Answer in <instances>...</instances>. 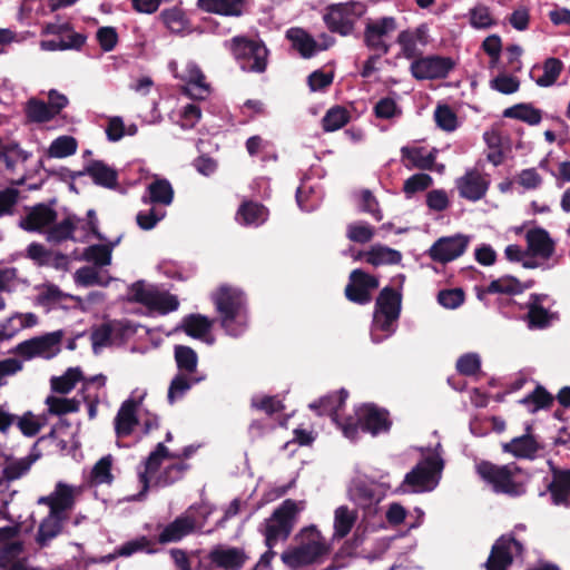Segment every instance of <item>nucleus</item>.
Returning a JSON list of instances; mask_svg holds the SVG:
<instances>
[{
	"label": "nucleus",
	"mask_w": 570,
	"mask_h": 570,
	"mask_svg": "<svg viewBox=\"0 0 570 570\" xmlns=\"http://www.w3.org/2000/svg\"><path fill=\"white\" fill-rule=\"evenodd\" d=\"M356 415H358L361 431L373 436L389 432L392 426L389 411L375 404H364L356 411Z\"/></svg>",
	"instance_id": "15"
},
{
	"label": "nucleus",
	"mask_w": 570,
	"mask_h": 570,
	"mask_svg": "<svg viewBox=\"0 0 570 570\" xmlns=\"http://www.w3.org/2000/svg\"><path fill=\"white\" fill-rule=\"evenodd\" d=\"M57 200L53 198L48 204L39 203L32 206L28 214L19 222V227L27 232H42L56 223L58 214L53 206Z\"/></svg>",
	"instance_id": "17"
},
{
	"label": "nucleus",
	"mask_w": 570,
	"mask_h": 570,
	"mask_svg": "<svg viewBox=\"0 0 570 570\" xmlns=\"http://www.w3.org/2000/svg\"><path fill=\"white\" fill-rule=\"evenodd\" d=\"M23 551V544L21 541L6 542L0 546V568L6 569L12 562L18 561V557Z\"/></svg>",
	"instance_id": "62"
},
{
	"label": "nucleus",
	"mask_w": 570,
	"mask_h": 570,
	"mask_svg": "<svg viewBox=\"0 0 570 570\" xmlns=\"http://www.w3.org/2000/svg\"><path fill=\"white\" fill-rule=\"evenodd\" d=\"M357 521V511L347 505H340L334 511L333 539H344Z\"/></svg>",
	"instance_id": "30"
},
{
	"label": "nucleus",
	"mask_w": 570,
	"mask_h": 570,
	"mask_svg": "<svg viewBox=\"0 0 570 570\" xmlns=\"http://www.w3.org/2000/svg\"><path fill=\"white\" fill-rule=\"evenodd\" d=\"M470 22L478 29H487L495 24L490 9L484 4H479L470 10Z\"/></svg>",
	"instance_id": "64"
},
{
	"label": "nucleus",
	"mask_w": 570,
	"mask_h": 570,
	"mask_svg": "<svg viewBox=\"0 0 570 570\" xmlns=\"http://www.w3.org/2000/svg\"><path fill=\"white\" fill-rule=\"evenodd\" d=\"M142 397L139 400H126L115 417V432L118 438L129 436L135 426L138 424L137 409L141 403Z\"/></svg>",
	"instance_id": "20"
},
{
	"label": "nucleus",
	"mask_w": 570,
	"mask_h": 570,
	"mask_svg": "<svg viewBox=\"0 0 570 570\" xmlns=\"http://www.w3.org/2000/svg\"><path fill=\"white\" fill-rule=\"evenodd\" d=\"M179 302L175 295L169 293L155 292L148 308L160 314H167L178 308Z\"/></svg>",
	"instance_id": "55"
},
{
	"label": "nucleus",
	"mask_w": 570,
	"mask_h": 570,
	"mask_svg": "<svg viewBox=\"0 0 570 570\" xmlns=\"http://www.w3.org/2000/svg\"><path fill=\"white\" fill-rule=\"evenodd\" d=\"M174 188L169 180L157 178L147 187V196L142 197L145 204L169 206L174 200Z\"/></svg>",
	"instance_id": "27"
},
{
	"label": "nucleus",
	"mask_w": 570,
	"mask_h": 570,
	"mask_svg": "<svg viewBox=\"0 0 570 570\" xmlns=\"http://www.w3.org/2000/svg\"><path fill=\"white\" fill-rule=\"evenodd\" d=\"M298 512L294 500L287 499L275 509L272 517L264 523L265 544L273 549L279 540H286L292 530L293 521Z\"/></svg>",
	"instance_id": "6"
},
{
	"label": "nucleus",
	"mask_w": 570,
	"mask_h": 570,
	"mask_svg": "<svg viewBox=\"0 0 570 570\" xmlns=\"http://www.w3.org/2000/svg\"><path fill=\"white\" fill-rule=\"evenodd\" d=\"M529 250L534 256L549 259L554 253V242L549 233L540 227L528 230L525 235Z\"/></svg>",
	"instance_id": "24"
},
{
	"label": "nucleus",
	"mask_w": 570,
	"mask_h": 570,
	"mask_svg": "<svg viewBox=\"0 0 570 570\" xmlns=\"http://www.w3.org/2000/svg\"><path fill=\"white\" fill-rule=\"evenodd\" d=\"M402 294L393 287L382 288L375 301L373 324L382 332L393 333V324L399 320Z\"/></svg>",
	"instance_id": "7"
},
{
	"label": "nucleus",
	"mask_w": 570,
	"mask_h": 570,
	"mask_svg": "<svg viewBox=\"0 0 570 570\" xmlns=\"http://www.w3.org/2000/svg\"><path fill=\"white\" fill-rule=\"evenodd\" d=\"M85 174L89 175L96 185L105 188H114L118 183V173L102 160H92L82 171L73 173L75 178Z\"/></svg>",
	"instance_id": "22"
},
{
	"label": "nucleus",
	"mask_w": 570,
	"mask_h": 570,
	"mask_svg": "<svg viewBox=\"0 0 570 570\" xmlns=\"http://www.w3.org/2000/svg\"><path fill=\"white\" fill-rule=\"evenodd\" d=\"M286 38L292 42L294 49H296L303 58H311L314 56L317 49V42L301 28H291L286 32Z\"/></svg>",
	"instance_id": "32"
},
{
	"label": "nucleus",
	"mask_w": 570,
	"mask_h": 570,
	"mask_svg": "<svg viewBox=\"0 0 570 570\" xmlns=\"http://www.w3.org/2000/svg\"><path fill=\"white\" fill-rule=\"evenodd\" d=\"M347 395L345 390H341L338 395L324 396L318 402L309 404V407L317 411L318 415H332L344 404Z\"/></svg>",
	"instance_id": "48"
},
{
	"label": "nucleus",
	"mask_w": 570,
	"mask_h": 570,
	"mask_svg": "<svg viewBox=\"0 0 570 570\" xmlns=\"http://www.w3.org/2000/svg\"><path fill=\"white\" fill-rule=\"evenodd\" d=\"M190 469V465L185 462H177L166 466L157 476L156 484L159 487H170L176 482L183 480L185 473Z\"/></svg>",
	"instance_id": "52"
},
{
	"label": "nucleus",
	"mask_w": 570,
	"mask_h": 570,
	"mask_svg": "<svg viewBox=\"0 0 570 570\" xmlns=\"http://www.w3.org/2000/svg\"><path fill=\"white\" fill-rule=\"evenodd\" d=\"M456 371L464 376H473L481 370V360L476 353H465L456 361Z\"/></svg>",
	"instance_id": "59"
},
{
	"label": "nucleus",
	"mask_w": 570,
	"mask_h": 570,
	"mask_svg": "<svg viewBox=\"0 0 570 570\" xmlns=\"http://www.w3.org/2000/svg\"><path fill=\"white\" fill-rule=\"evenodd\" d=\"M455 62L450 57L428 56L412 61L410 70L417 80L443 79L453 70Z\"/></svg>",
	"instance_id": "13"
},
{
	"label": "nucleus",
	"mask_w": 570,
	"mask_h": 570,
	"mask_svg": "<svg viewBox=\"0 0 570 570\" xmlns=\"http://www.w3.org/2000/svg\"><path fill=\"white\" fill-rule=\"evenodd\" d=\"M485 292L488 294H508L514 295L523 292L522 284L514 276H502L498 279L492 281Z\"/></svg>",
	"instance_id": "50"
},
{
	"label": "nucleus",
	"mask_w": 570,
	"mask_h": 570,
	"mask_svg": "<svg viewBox=\"0 0 570 570\" xmlns=\"http://www.w3.org/2000/svg\"><path fill=\"white\" fill-rule=\"evenodd\" d=\"M552 480L547 490L556 505H570V469L551 468Z\"/></svg>",
	"instance_id": "21"
},
{
	"label": "nucleus",
	"mask_w": 570,
	"mask_h": 570,
	"mask_svg": "<svg viewBox=\"0 0 570 570\" xmlns=\"http://www.w3.org/2000/svg\"><path fill=\"white\" fill-rule=\"evenodd\" d=\"M267 208L264 205L252 200L244 202L237 210V217L240 223L246 226H258L267 219Z\"/></svg>",
	"instance_id": "33"
},
{
	"label": "nucleus",
	"mask_w": 570,
	"mask_h": 570,
	"mask_svg": "<svg viewBox=\"0 0 570 570\" xmlns=\"http://www.w3.org/2000/svg\"><path fill=\"white\" fill-rule=\"evenodd\" d=\"M63 338L61 330L35 336L19 343L14 347V353L24 360L35 357L51 358L60 352V343Z\"/></svg>",
	"instance_id": "8"
},
{
	"label": "nucleus",
	"mask_w": 570,
	"mask_h": 570,
	"mask_svg": "<svg viewBox=\"0 0 570 570\" xmlns=\"http://www.w3.org/2000/svg\"><path fill=\"white\" fill-rule=\"evenodd\" d=\"M203 376L189 375L184 373H178L171 380L167 400L169 404H174L178 399H181L187 391L191 389L193 385L203 381Z\"/></svg>",
	"instance_id": "36"
},
{
	"label": "nucleus",
	"mask_w": 570,
	"mask_h": 570,
	"mask_svg": "<svg viewBox=\"0 0 570 570\" xmlns=\"http://www.w3.org/2000/svg\"><path fill=\"white\" fill-rule=\"evenodd\" d=\"M210 569L240 570L249 560L244 548L224 544L215 546L206 556Z\"/></svg>",
	"instance_id": "14"
},
{
	"label": "nucleus",
	"mask_w": 570,
	"mask_h": 570,
	"mask_svg": "<svg viewBox=\"0 0 570 570\" xmlns=\"http://www.w3.org/2000/svg\"><path fill=\"white\" fill-rule=\"evenodd\" d=\"M432 184L433 178L429 174H414L404 181L403 191L409 198L415 193L426 190Z\"/></svg>",
	"instance_id": "58"
},
{
	"label": "nucleus",
	"mask_w": 570,
	"mask_h": 570,
	"mask_svg": "<svg viewBox=\"0 0 570 570\" xmlns=\"http://www.w3.org/2000/svg\"><path fill=\"white\" fill-rule=\"evenodd\" d=\"M523 551V544L512 533L502 534L492 544L484 568L485 570H509L514 556H522Z\"/></svg>",
	"instance_id": "9"
},
{
	"label": "nucleus",
	"mask_w": 570,
	"mask_h": 570,
	"mask_svg": "<svg viewBox=\"0 0 570 570\" xmlns=\"http://www.w3.org/2000/svg\"><path fill=\"white\" fill-rule=\"evenodd\" d=\"M50 414L63 415L79 411L80 403L75 399H65L50 395L46 399Z\"/></svg>",
	"instance_id": "54"
},
{
	"label": "nucleus",
	"mask_w": 570,
	"mask_h": 570,
	"mask_svg": "<svg viewBox=\"0 0 570 570\" xmlns=\"http://www.w3.org/2000/svg\"><path fill=\"white\" fill-rule=\"evenodd\" d=\"M539 449L538 442L529 433L513 438L510 442L503 444L504 452L523 459H533Z\"/></svg>",
	"instance_id": "29"
},
{
	"label": "nucleus",
	"mask_w": 570,
	"mask_h": 570,
	"mask_svg": "<svg viewBox=\"0 0 570 570\" xmlns=\"http://www.w3.org/2000/svg\"><path fill=\"white\" fill-rule=\"evenodd\" d=\"M543 75L540 76L535 83L539 87H551L553 86L563 70V62L559 58L550 57L543 62Z\"/></svg>",
	"instance_id": "49"
},
{
	"label": "nucleus",
	"mask_w": 570,
	"mask_h": 570,
	"mask_svg": "<svg viewBox=\"0 0 570 570\" xmlns=\"http://www.w3.org/2000/svg\"><path fill=\"white\" fill-rule=\"evenodd\" d=\"M159 19L173 33H181L188 27L186 14L179 7L164 9L159 14Z\"/></svg>",
	"instance_id": "41"
},
{
	"label": "nucleus",
	"mask_w": 570,
	"mask_h": 570,
	"mask_svg": "<svg viewBox=\"0 0 570 570\" xmlns=\"http://www.w3.org/2000/svg\"><path fill=\"white\" fill-rule=\"evenodd\" d=\"M470 237L463 234L443 236L432 244L428 255L433 262L446 264L462 256L468 249Z\"/></svg>",
	"instance_id": "11"
},
{
	"label": "nucleus",
	"mask_w": 570,
	"mask_h": 570,
	"mask_svg": "<svg viewBox=\"0 0 570 570\" xmlns=\"http://www.w3.org/2000/svg\"><path fill=\"white\" fill-rule=\"evenodd\" d=\"M444 462L439 455H431L421 460L404 476L399 491L405 493L406 488L412 492H423L432 490L439 482V475L443 470Z\"/></svg>",
	"instance_id": "5"
},
{
	"label": "nucleus",
	"mask_w": 570,
	"mask_h": 570,
	"mask_svg": "<svg viewBox=\"0 0 570 570\" xmlns=\"http://www.w3.org/2000/svg\"><path fill=\"white\" fill-rule=\"evenodd\" d=\"M76 230V217L67 216L60 223H53L47 230V239L52 243H61L73 239Z\"/></svg>",
	"instance_id": "42"
},
{
	"label": "nucleus",
	"mask_w": 570,
	"mask_h": 570,
	"mask_svg": "<svg viewBox=\"0 0 570 570\" xmlns=\"http://www.w3.org/2000/svg\"><path fill=\"white\" fill-rule=\"evenodd\" d=\"M213 302L220 316L222 327L232 336L240 333V320L246 312L245 293L230 285H222L213 295Z\"/></svg>",
	"instance_id": "2"
},
{
	"label": "nucleus",
	"mask_w": 570,
	"mask_h": 570,
	"mask_svg": "<svg viewBox=\"0 0 570 570\" xmlns=\"http://www.w3.org/2000/svg\"><path fill=\"white\" fill-rule=\"evenodd\" d=\"M402 157L406 158L411 161V167L417 168L421 170H431L435 163V155L433 153H429L426 155L423 154V148L414 147H403L401 149Z\"/></svg>",
	"instance_id": "46"
},
{
	"label": "nucleus",
	"mask_w": 570,
	"mask_h": 570,
	"mask_svg": "<svg viewBox=\"0 0 570 570\" xmlns=\"http://www.w3.org/2000/svg\"><path fill=\"white\" fill-rule=\"evenodd\" d=\"M475 472L483 482L491 487L494 493L511 498L522 497L527 493L530 476L514 462L499 465L482 460L475 464Z\"/></svg>",
	"instance_id": "1"
},
{
	"label": "nucleus",
	"mask_w": 570,
	"mask_h": 570,
	"mask_svg": "<svg viewBox=\"0 0 570 570\" xmlns=\"http://www.w3.org/2000/svg\"><path fill=\"white\" fill-rule=\"evenodd\" d=\"M112 333L114 328L110 323H102L101 325L92 328L90 341L95 354H98L101 347H105L111 343Z\"/></svg>",
	"instance_id": "57"
},
{
	"label": "nucleus",
	"mask_w": 570,
	"mask_h": 570,
	"mask_svg": "<svg viewBox=\"0 0 570 570\" xmlns=\"http://www.w3.org/2000/svg\"><path fill=\"white\" fill-rule=\"evenodd\" d=\"M465 294L462 288L442 289L438 294V302L445 308L454 309L464 302Z\"/></svg>",
	"instance_id": "63"
},
{
	"label": "nucleus",
	"mask_w": 570,
	"mask_h": 570,
	"mask_svg": "<svg viewBox=\"0 0 570 570\" xmlns=\"http://www.w3.org/2000/svg\"><path fill=\"white\" fill-rule=\"evenodd\" d=\"M553 401V396L546 390V387L539 384L530 394L521 399L519 403L524 406L532 405L533 407L530 409V412L535 413L539 410L551 407Z\"/></svg>",
	"instance_id": "44"
},
{
	"label": "nucleus",
	"mask_w": 570,
	"mask_h": 570,
	"mask_svg": "<svg viewBox=\"0 0 570 570\" xmlns=\"http://www.w3.org/2000/svg\"><path fill=\"white\" fill-rule=\"evenodd\" d=\"M119 242L120 237H118L115 242H111L107 245L96 244L88 246L83 250L82 258L86 262H91L99 267L107 266L111 263L112 248L117 246Z\"/></svg>",
	"instance_id": "37"
},
{
	"label": "nucleus",
	"mask_w": 570,
	"mask_h": 570,
	"mask_svg": "<svg viewBox=\"0 0 570 570\" xmlns=\"http://www.w3.org/2000/svg\"><path fill=\"white\" fill-rule=\"evenodd\" d=\"M75 502L73 488L63 482H58L52 492V505L49 513L52 517H67L66 512L72 510Z\"/></svg>",
	"instance_id": "26"
},
{
	"label": "nucleus",
	"mask_w": 570,
	"mask_h": 570,
	"mask_svg": "<svg viewBox=\"0 0 570 570\" xmlns=\"http://www.w3.org/2000/svg\"><path fill=\"white\" fill-rule=\"evenodd\" d=\"M503 117L521 120L530 126L539 125L542 111L531 104L520 102L503 110Z\"/></svg>",
	"instance_id": "34"
},
{
	"label": "nucleus",
	"mask_w": 570,
	"mask_h": 570,
	"mask_svg": "<svg viewBox=\"0 0 570 570\" xmlns=\"http://www.w3.org/2000/svg\"><path fill=\"white\" fill-rule=\"evenodd\" d=\"M24 114L28 121L35 124L48 122L56 117L50 106L37 98H30L27 101Z\"/></svg>",
	"instance_id": "40"
},
{
	"label": "nucleus",
	"mask_w": 570,
	"mask_h": 570,
	"mask_svg": "<svg viewBox=\"0 0 570 570\" xmlns=\"http://www.w3.org/2000/svg\"><path fill=\"white\" fill-rule=\"evenodd\" d=\"M375 228L366 222H355L347 225L346 237L354 243L365 244L373 239Z\"/></svg>",
	"instance_id": "53"
},
{
	"label": "nucleus",
	"mask_w": 570,
	"mask_h": 570,
	"mask_svg": "<svg viewBox=\"0 0 570 570\" xmlns=\"http://www.w3.org/2000/svg\"><path fill=\"white\" fill-rule=\"evenodd\" d=\"M396 42L401 47V53L406 59H417L421 56V51L416 46V41L414 36H412V30L406 29L399 33Z\"/></svg>",
	"instance_id": "61"
},
{
	"label": "nucleus",
	"mask_w": 570,
	"mask_h": 570,
	"mask_svg": "<svg viewBox=\"0 0 570 570\" xmlns=\"http://www.w3.org/2000/svg\"><path fill=\"white\" fill-rule=\"evenodd\" d=\"M82 379V372L79 367L68 368L63 375L53 376L50 380L51 389L56 393L67 394Z\"/></svg>",
	"instance_id": "45"
},
{
	"label": "nucleus",
	"mask_w": 570,
	"mask_h": 570,
	"mask_svg": "<svg viewBox=\"0 0 570 570\" xmlns=\"http://www.w3.org/2000/svg\"><path fill=\"white\" fill-rule=\"evenodd\" d=\"M379 287L377 277L361 268L353 269L345 286V297L355 304L366 305L372 301V292Z\"/></svg>",
	"instance_id": "12"
},
{
	"label": "nucleus",
	"mask_w": 570,
	"mask_h": 570,
	"mask_svg": "<svg viewBox=\"0 0 570 570\" xmlns=\"http://www.w3.org/2000/svg\"><path fill=\"white\" fill-rule=\"evenodd\" d=\"M434 119L442 130L453 131L458 127V116L448 105H439L434 111Z\"/></svg>",
	"instance_id": "56"
},
{
	"label": "nucleus",
	"mask_w": 570,
	"mask_h": 570,
	"mask_svg": "<svg viewBox=\"0 0 570 570\" xmlns=\"http://www.w3.org/2000/svg\"><path fill=\"white\" fill-rule=\"evenodd\" d=\"M39 458L40 454H29L23 459L8 463L2 471V478L6 481H13L21 478L24 473H27L30 470L31 465Z\"/></svg>",
	"instance_id": "51"
},
{
	"label": "nucleus",
	"mask_w": 570,
	"mask_h": 570,
	"mask_svg": "<svg viewBox=\"0 0 570 570\" xmlns=\"http://www.w3.org/2000/svg\"><path fill=\"white\" fill-rule=\"evenodd\" d=\"M195 529V517L183 513L163 529V531L158 534L157 541L160 544L178 542L185 537L194 533Z\"/></svg>",
	"instance_id": "19"
},
{
	"label": "nucleus",
	"mask_w": 570,
	"mask_h": 570,
	"mask_svg": "<svg viewBox=\"0 0 570 570\" xmlns=\"http://www.w3.org/2000/svg\"><path fill=\"white\" fill-rule=\"evenodd\" d=\"M111 464L112 460L110 455L101 458L91 470V480L96 484L111 483L114 480Z\"/></svg>",
	"instance_id": "60"
},
{
	"label": "nucleus",
	"mask_w": 570,
	"mask_h": 570,
	"mask_svg": "<svg viewBox=\"0 0 570 570\" xmlns=\"http://www.w3.org/2000/svg\"><path fill=\"white\" fill-rule=\"evenodd\" d=\"M228 48L243 70L258 73L266 70L268 49L262 40L236 36L229 40Z\"/></svg>",
	"instance_id": "4"
},
{
	"label": "nucleus",
	"mask_w": 570,
	"mask_h": 570,
	"mask_svg": "<svg viewBox=\"0 0 570 570\" xmlns=\"http://www.w3.org/2000/svg\"><path fill=\"white\" fill-rule=\"evenodd\" d=\"M77 148V139L65 135L53 139L46 154L49 158H66L76 154Z\"/></svg>",
	"instance_id": "43"
},
{
	"label": "nucleus",
	"mask_w": 570,
	"mask_h": 570,
	"mask_svg": "<svg viewBox=\"0 0 570 570\" xmlns=\"http://www.w3.org/2000/svg\"><path fill=\"white\" fill-rule=\"evenodd\" d=\"M67 517H52L50 513L39 524L36 541L40 547L48 546L49 541L58 537L63 529Z\"/></svg>",
	"instance_id": "35"
},
{
	"label": "nucleus",
	"mask_w": 570,
	"mask_h": 570,
	"mask_svg": "<svg viewBox=\"0 0 570 570\" xmlns=\"http://www.w3.org/2000/svg\"><path fill=\"white\" fill-rule=\"evenodd\" d=\"M397 29V22L394 17H382L376 20H368L365 24L363 41L364 45L373 51L381 55H387L391 46L384 38Z\"/></svg>",
	"instance_id": "10"
},
{
	"label": "nucleus",
	"mask_w": 570,
	"mask_h": 570,
	"mask_svg": "<svg viewBox=\"0 0 570 570\" xmlns=\"http://www.w3.org/2000/svg\"><path fill=\"white\" fill-rule=\"evenodd\" d=\"M174 357L179 373L196 375L198 356L190 346L176 345Z\"/></svg>",
	"instance_id": "38"
},
{
	"label": "nucleus",
	"mask_w": 570,
	"mask_h": 570,
	"mask_svg": "<svg viewBox=\"0 0 570 570\" xmlns=\"http://www.w3.org/2000/svg\"><path fill=\"white\" fill-rule=\"evenodd\" d=\"M461 198L470 202H478L487 195L490 180L482 175L478 169H468L463 176L455 180Z\"/></svg>",
	"instance_id": "18"
},
{
	"label": "nucleus",
	"mask_w": 570,
	"mask_h": 570,
	"mask_svg": "<svg viewBox=\"0 0 570 570\" xmlns=\"http://www.w3.org/2000/svg\"><path fill=\"white\" fill-rule=\"evenodd\" d=\"M305 532L308 533L306 542L285 550L281 556L283 563L293 570L318 562L330 553V546L315 527L305 529Z\"/></svg>",
	"instance_id": "3"
},
{
	"label": "nucleus",
	"mask_w": 570,
	"mask_h": 570,
	"mask_svg": "<svg viewBox=\"0 0 570 570\" xmlns=\"http://www.w3.org/2000/svg\"><path fill=\"white\" fill-rule=\"evenodd\" d=\"M250 0H198L197 7L209 13L227 17H239Z\"/></svg>",
	"instance_id": "23"
},
{
	"label": "nucleus",
	"mask_w": 570,
	"mask_h": 570,
	"mask_svg": "<svg viewBox=\"0 0 570 570\" xmlns=\"http://www.w3.org/2000/svg\"><path fill=\"white\" fill-rule=\"evenodd\" d=\"M355 3H338L328 7L324 22L331 32L348 36L353 32L356 17L353 13Z\"/></svg>",
	"instance_id": "16"
},
{
	"label": "nucleus",
	"mask_w": 570,
	"mask_h": 570,
	"mask_svg": "<svg viewBox=\"0 0 570 570\" xmlns=\"http://www.w3.org/2000/svg\"><path fill=\"white\" fill-rule=\"evenodd\" d=\"M402 261V254L384 245H374L365 253V262L372 266L397 265Z\"/></svg>",
	"instance_id": "31"
},
{
	"label": "nucleus",
	"mask_w": 570,
	"mask_h": 570,
	"mask_svg": "<svg viewBox=\"0 0 570 570\" xmlns=\"http://www.w3.org/2000/svg\"><path fill=\"white\" fill-rule=\"evenodd\" d=\"M351 497L362 509H370L383 499L384 493L375 483L357 481L351 491Z\"/></svg>",
	"instance_id": "25"
},
{
	"label": "nucleus",
	"mask_w": 570,
	"mask_h": 570,
	"mask_svg": "<svg viewBox=\"0 0 570 570\" xmlns=\"http://www.w3.org/2000/svg\"><path fill=\"white\" fill-rule=\"evenodd\" d=\"M351 115L345 107L335 106L328 109L322 119L324 131H335L344 127L350 121Z\"/></svg>",
	"instance_id": "47"
},
{
	"label": "nucleus",
	"mask_w": 570,
	"mask_h": 570,
	"mask_svg": "<svg viewBox=\"0 0 570 570\" xmlns=\"http://www.w3.org/2000/svg\"><path fill=\"white\" fill-rule=\"evenodd\" d=\"M212 321L202 314H189L184 317L181 328L193 338H202L212 330Z\"/></svg>",
	"instance_id": "39"
},
{
	"label": "nucleus",
	"mask_w": 570,
	"mask_h": 570,
	"mask_svg": "<svg viewBox=\"0 0 570 570\" xmlns=\"http://www.w3.org/2000/svg\"><path fill=\"white\" fill-rule=\"evenodd\" d=\"M547 298L544 294H531L527 304V322L530 328H546L550 324V314L541 303Z\"/></svg>",
	"instance_id": "28"
}]
</instances>
